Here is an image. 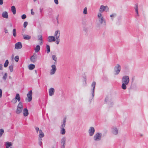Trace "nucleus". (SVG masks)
<instances>
[{
    "label": "nucleus",
    "mask_w": 148,
    "mask_h": 148,
    "mask_svg": "<svg viewBox=\"0 0 148 148\" xmlns=\"http://www.w3.org/2000/svg\"><path fill=\"white\" fill-rule=\"evenodd\" d=\"M130 82V78L128 75H124L122 78V84L121 88L125 90L127 88V85L129 84Z\"/></svg>",
    "instance_id": "1"
},
{
    "label": "nucleus",
    "mask_w": 148,
    "mask_h": 148,
    "mask_svg": "<svg viewBox=\"0 0 148 148\" xmlns=\"http://www.w3.org/2000/svg\"><path fill=\"white\" fill-rule=\"evenodd\" d=\"M97 18L98 20L101 24H103L104 25H106V21L104 18L103 15L100 13H98L97 14Z\"/></svg>",
    "instance_id": "2"
},
{
    "label": "nucleus",
    "mask_w": 148,
    "mask_h": 148,
    "mask_svg": "<svg viewBox=\"0 0 148 148\" xmlns=\"http://www.w3.org/2000/svg\"><path fill=\"white\" fill-rule=\"evenodd\" d=\"M102 137V134L99 132H97L94 136L93 139L95 142H99L101 140Z\"/></svg>",
    "instance_id": "3"
},
{
    "label": "nucleus",
    "mask_w": 148,
    "mask_h": 148,
    "mask_svg": "<svg viewBox=\"0 0 148 148\" xmlns=\"http://www.w3.org/2000/svg\"><path fill=\"white\" fill-rule=\"evenodd\" d=\"M23 110V103L21 102H20L17 106V109L16 111V114H19L21 113L22 112Z\"/></svg>",
    "instance_id": "4"
},
{
    "label": "nucleus",
    "mask_w": 148,
    "mask_h": 148,
    "mask_svg": "<svg viewBox=\"0 0 148 148\" xmlns=\"http://www.w3.org/2000/svg\"><path fill=\"white\" fill-rule=\"evenodd\" d=\"M60 33L59 30H57L55 32L54 36L56 39V43L58 45L60 42Z\"/></svg>",
    "instance_id": "5"
},
{
    "label": "nucleus",
    "mask_w": 148,
    "mask_h": 148,
    "mask_svg": "<svg viewBox=\"0 0 148 148\" xmlns=\"http://www.w3.org/2000/svg\"><path fill=\"white\" fill-rule=\"evenodd\" d=\"M32 90L29 91L27 94V97L25 98V100L27 102L31 101L32 99Z\"/></svg>",
    "instance_id": "6"
},
{
    "label": "nucleus",
    "mask_w": 148,
    "mask_h": 148,
    "mask_svg": "<svg viewBox=\"0 0 148 148\" xmlns=\"http://www.w3.org/2000/svg\"><path fill=\"white\" fill-rule=\"evenodd\" d=\"M109 8L107 6H104L103 5H101L99 9V13H101L104 11L108 12L109 11Z\"/></svg>",
    "instance_id": "7"
},
{
    "label": "nucleus",
    "mask_w": 148,
    "mask_h": 148,
    "mask_svg": "<svg viewBox=\"0 0 148 148\" xmlns=\"http://www.w3.org/2000/svg\"><path fill=\"white\" fill-rule=\"evenodd\" d=\"M120 71V66L119 64H117L114 68V73L115 75L119 74Z\"/></svg>",
    "instance_id": "8"
},
{
    "label": "nucleus",
    "mask_w": 148,
    "mask_h": 148,
    "mask_svg": "<svg viewBox=\"0 0 148 148\" xmlns=\"http://www.w3.org/2000/svg\"><path fill=\"white\" fill-rule=\"evenodd\" d=\"M66 138L65 137H62L60 140L61 148H65Z\"/></svg>",
    "instance_id": "9"
},
{
    "label": "nucleus",
    "mask_w": 148,
    "mask_h": 148,
    "mask_svg": "<svg viewBox=\"0 0 148 148\" xmlns=\"http://www.w3.org/2000/svg\"><path fill=\"white\" fill-rule=\"evenodd\" d=\"M96 83L95 82H93L92 83L91 86L92 89L91 90L90 93L92 94V97H93L95 95V87Z\"/></svg>",
    "instance_id": "10"
},
{
    "label": "nucleus",
    "mask_w": 148,
    "mask_h": 148,
    "mask_svg": "<svg viewBox=\"0 0 148 148\" xmlns=\"http://www.w3.org/2000/svg\"><path fill=\"white\" fill-rule=\"evenodd\" d=\"M88 132L89 136H92L95 132V128L92 127H90L88 130Z\"/></svg>",
    "instance_id": "11"
},
{
    "label": "nucleus",
    "mask_w": 148,
    "mask_h": 148,
    "mask_svg": "<svg viewBox=\"0 0 148 148\" xmlns=\"http://www.w3.org/2000/svg\"><path fill=\"white\" fill-rule=\"evenodd\" d=\"M51 69L50 70V74L53 75L55 74L57 70L56 66L55 65H52L51 66Z\"/></svg>",
    "instance_id": "12"
},
{
    "label": "nucleus",
    "mask_w": 148,
    "mask_h": 148,
    "mask_svg": "<svg viewBox=\"0 0 148 148\" xmlns=\"http://www.w3.org/2000/svg\"><path fill=\"white\" fill-rule=\"evenodd\" d=\"M37 56L36 54L34 53L33 56H31L30 58V60L31 62L34 63L37 60Z\"/></svg>",
    "instance_id": "13"
},
{
    "label": "nucleus",
    "mask_w": 148,
    "mask_h": 148,
    "mask_svg": "<svg viewBox=\"0 0 148 148\" xmlns=\"http://www.w3.org/2000/svg\"><path fill=\"white\" fill-rule=\"evenodd\" d=\"M112 133L115 135H116L118 133V128L116 127H114L112 128Z\"/></svg>",
    "instance_id": "14"
},
{
    "label": "nucleus",
    "mask_w": 148,
    "mask_h": 148,
    "mask_svg": "<svg viewBox=\"0 0 148 148\" xmlns=\"http://www.w3.org/2000/svg\"><path fill=\"white\" fill-rule=\"evenodd\" d=\"M48 41L49 42H51L56 41V39L55 36H50L48 37Z\"/></svg>",
    "instance_id": "15"
},
{
    "label": "nucleus",
    "mask_w": 148,
    "mask_h": 148,
    "mask_svg": "<svg viewBox=\"0 0 148 148\" xmlns=\"http://www.w3.org/2000/svg\"><path fill=\"white\" fill-rule=\"evenodd\" d=\"M22 47V45L21 42H18L16 43L15 48L16 49H20Z\"/></svg>",
    "instance_id": "16"
},
{
    "label": "nucleus",
    "mask_w": 148,
    "mask_h": 148,
    "mask_svg": "<svg viewBox=\"0 0 148 148\" xmlns=\"http://www.w3.org/2000/svg\"><path fill=\"white\" fill-rule=\"evenodd\" d=\"M23 113L24 116H27L29 114L28 110L26 108H25L23 110Z\"/></svg>",
    "instance_id": "17"
},
{
    "label": "nucleus",
    "mask_w": 148,
    "mask_h": 148,
    "mask_svg": "<svg viewBox=\"0 0 148 148\" xmlns=\"http://www.w3.org/2000/svg\"><path fill=\"white\" fill-rule=\"evenodd\" d=\"M55 92L54 89L51 88L49 90V95L50 96H52L54 95Z\"/></svg>",
    "instance_id": "18"
},
{
    "label": "nucleus",
    "mask_w": 148,
    "mask_h": 148,
    "mask_svg": "<svg viewBox=\"0 0 148 148\" xmlns=\"http://www.w3.org/2000/svg\"><path fill=\"white\" fill-rule=\"evenodd\" d=\"M44 136V134L41 130H40L39 132V134L38 135L39 139H40V140H42V138Z\"/></svg>",
    "instance_id": "19"
},
{
    "label": "nucleus",
    "mask_w": 148,
    "mask_h": 148,
    "mask_svg": "<svg viewBox=\"0 0 148 148\" xmlns=\"http://www.w3.org/2000/svg\"><path fill=\"white\" fill-rule=\"evenodd\" d=\"M42 36L41 35H39L38 36V40L39 42V44L41 45L42 44Z\"/></svg>",
    "instance_id": "20"
},
{
    "label": "nucleus",
    "mask_w": 148,
    "mask_h": 148,
    "mask_svg": "<svg viewBox=\"0 0 148 148\" xmlns=\"http://www.w3.org/2000/svg\"><path fill=\"white\" fill-rule=\"evenodd\" d=\"M66 125V119H64L63 120V122L62 123L60 126V128H64L65 127Z\"/></svg>",
    "instance_id": "21"
},
{
    "label": "nucleus",
    "mask_w": 148,
    "mask_h": 148,
    "mask_svg": "<svg viewBox=\"0 0 148 148\" xmlns=\"http://www.w3.org/2000/svg\"><path fill=\"white\" fill-rule=\"evenodd\" d=\"M2 17L6 18H8V13L7 12L5 11L3 12L2 14Z\"/></svg>",
    "instance_id": "22"
},
{
    "label": "nucleus",
    "mask_w": 148,
    "mask_h": 148,
    "mask_svg": "<svg viewBox=\"0 0 148 148\" xmlns=\"http://www.w3.org/2000/svg\"><path fill=\"white\" fill-rule=\"evenodd\" d=\"M23 38L25 40H28L31 38V36L27 34H23Z\"/></svg>",
    "instance_id": "23"
},
{
    "label": "nucleus",
    "mask_w": 148,
    "mask_h": 148,
    "mask_svg": "<svg viewBox=\"0 0 148 148\" xmlns=\"http://www.w3.org/2000/svg\"><path fill=\"white\" fill-rule=\"evenodd\" d=\"M12 145V143L11 142H6L5 143V145L6 148H9Z\"/></svg>",
    "instance_id": "24"
},
{
    "label": "nucleus",
    "mask_w": 148,
    "mask_h": 148,
    "mask_svg": "<svg viewBox=\"0 0 148 148\" xmlns=\"http://www.w3.org/2000/svg\"><path fill=\"white\" fill-rule=\"evenodd\" d=\"M15 99L17 100L19 102L21 100V98L20 97V95L19 94L17 93L16 95V96Z\"/></svg>",
    "instance_id": "25"
},
{
    "label": "nucleus",
    "mask_w": 148,
    "mask_h": 148,
    "mask_svg": "<svg viewBox=\"0 0 148 148\" xmlns=\"http://www.w3.org/2000/svg\"><path fill=\"white\" fill-rule=\"evenodd\" d=\"M11 10L14 14H15L16 13V8L14 6H12L11 7Z\"/></svg>",
    "instance_id": "26"
},
{
    "label": "nucleus",
    "mask_w": 148,
    "mask_h": 148,
    "mask_svg": "<svg viewBox=\"0 0 148 148\" xmlns=\"http://www.w3.org/2000/svg\"><path fill=\"white\" fill-rule=\"evenodd\" d=\"M66 133L65 129L64 128H60V133L62 135H64Z\"/></svg>",
    "instance_id": "27"
},
{
    "label": "nucleus",
    "mask_w": 148,
    "mask_h": 148,
    "mask_svg": "<svg viewBox=\"0 0 148 148\" xmlns=\"http://www.w3.org/2000/svg\"><path fill=\"white\" fill-rule=\"evenodd\" d=\"M35 67V66L33 64H30L28 66V68L29 70H32Z\"/></svg>",
    "instance_id": "28"
},
{
    "label": "nucleus",
    "mask_w": 148,
    "mask_h": 148,
    "mask_svg": "<svg viewBox=\"0 0 148 148\" xmlns=\"http://www.w3.org/2000/svg\"><path fill=\"white\" fill-rule=\"evenodd\" d=\"M134 9H135V12L137 14V15H138V4L135 5Z\"/></svg>",
    "instance_id": "29"
},
{
    "label": "nucleus",
    "mask_w": 148,
    "mask_h": 148,
    "mask_svg": "<svg viewBox=\"0 0 148 148\" xmlns=\"http://www.w3.org/2000/svg\"><path fill=\"white\" fill-rule=\"evenodd\" d=\"M40 50V47L39 45H38L36 46L35 49V51L36 52H38Z\"/></svg>",
    "instance_id": "30"
},
{
    "label": "nucleus",
    "mask_w": 148,
    "mask_h": 148,
    "mask_svg": "<svg viewBox=\"0 0 148 148\" xmlns=\"http://www.w3.org/2000/svg\"><path fill=\"white\" fill-rule=\"evenodd\" d=\"M46 49H47V53H49V52H50V47L49 45H47Z\"/></svg>",
    "instance_id": "31"
},
{
    "label": "nucleus",
    "mask_w": 148,
    "mask_h": 148,
    "mask_svg": "<svg viewBox=\"0 0 148 148\" xmlns=\"http://www.w3.org/2000/svg\"><path fill=\"white\" fill-rule=\"evenodd\" d=\"M4 132V131L3 129H0V137H1Z\"/></svg>",
    "instance_id": "32"
},
{
    "label": "nucleus",
    "mask_w": 148,
    "mask_h": 148,
    "mask_svg": "<svg viewBox=\"0 0 148 148\" xmlns=\"http://www.w3.org/2000/svg\"><path fill=\"white\" fill-rule=\"evenodd\" d=\"M83 13L85 14H87V10L86 7H85L84 9Z\"/></svg>",
    "instance_id": "33"
},
{
    "label": "nucleus",
    "mask_w": 148,
    "mask_h": 148,
    "mask_svg": "<svg viewBox=\"0 0 148 148\" xmlns=\"http://www.w3.org/2000/svg\"><path fill=\"white\" fill-rule=\"evenodd\" d=\"M8 63L9 62L8 60H6L4 64V67H6L8 66Z\"/></svg>",
    "instance_id": "34"
},
{
    "label": "nucleus",
    "mask_w": 148,
    "mask_h": 148,
    "mask_svg": "<svg viewBox=\"0 0 148 148\" xmlns=\"http://www.w3.org/2000/svg\"><path fill=\"white\" fill-rule=\"evenodd\" d=\"M52 58L53 60H54L55 62L57 61V58L56 57V56L55 55H53L52 56Z\"/></svg>",
    "instance_id": "35"
},
{
    "label": "nucleus",
    "mask_w": 148,
    "mask_h": 148,
    "mask_svg": "<svg viewBox=\"0 0 148 148\" xmlns=\"http://www.w3.org/2000/svg\"><path fill=\"white\" fill-rule=\"evenodd\" d=\"M116 14L115 13L112 14L110 15V16L112 18V20H113V19L112 18L113 17H115V16H116Z\"/></svg>",
    "instance_id": "36"
},
{
    "label": "nucleus",
    "mask_w": 148,
    "mask_h": 148,
    "mask_svg": "<svg viewBox=\"0 0 148 148\" xmlns=\"http://www.w3.org/2000/svg\"><path fill=\"white\" fill-rule=\"evenodd\" d=\"M13 35L14 37H15L16 36V29H15L13 30Z\"/></svg>",
    "instance_id": "37"
},
{
    "label": "nucleus",
    "mask_w": 148,
    "mask_h": 148,
    "mask_svg": "<svg viewBox=\"0 0 148 148\" xmlns=\"http://www.w3.org/2000/svg\"><path fill=\"white\" fill-rule=\"evenodd\" d=\"M7 75L8 74L7 73H6L4 75L3 77V78L4 80H5L6 79L7 76Z\"/></svg>",
    "instance_id": "38"
},
{
    "label": "nucleus",
    "mask_w": 148,
    "mask_h": 148,
    "mask_svg": "<svg viewBox=\"0 0 148 148\" xmlns=\"http://www.w3.org/2000/svg\"><path fill=\"white\" fill-rule=\"evenodd\" d=\"M13 66L12 65L9 66V69L10 72H12L13 71Z\"/></svg>",
    "instance_id": "39"
},
{
    "label": "nucleus",
    "mask_w": 148,
    "mask_h": 148,
    "mask_svg": "<svg viewBox=\"0 0 148 148\" xmlns=\"http://www.w3.org/2000/svg\"><path fill=\"white\" fill-rule=\"evenodd\" d=\"M14 60L16 62H18L19 60V56H16L14 58Z\"/></svg>",
    "instance_id": "40"
},
{
    "label": "nucleus",
    "mask_w": 148,
    "mask_h": 148,
    "mask_svg": "<svg viewBox=\"0 0 148 148\" xmlns=\"http://www.w3.org/2000/svg\"><path fill=\"white\" fill-rule=\"evenodd\" d=\"M11 102L13 103H15L17 102V100L15 98H14L12 100Z\"/></svg>",
    "instance_id": "41"
},
{
    "label": "nucleus",
    "mask_w": 148,
    "mask_h": 148,
    "mask_svg": "<svg viewBox=\"0 0 148 148\" xmlns=\"http://www.w3.org/2000/svg\"><path fill=\"white\" fill-rule=\"evenodd\" d=\"M26 16L25 14H23L21 16V18L23 19H24L26 18Z\"/></svg>",
    "instance_id": "42"
},
{
    "label": "nucleus",
    "mask_w": 148,
    "mask_h": 148,
    "mask_svg": "<svg viewBox=\"0 0 148 148\" xmlns=\"http://www.w3.org/2000/svg\"><path fill=\"white\" fill-rule=\"evenodd\" d=\"M28 23L27 22H25L23 24V27H24L25 28L27 26V25Z\"/></svg>",
    "instance_id": "43"
},
{
    "label": "nucleus",
    "mask_w": 148,
    "mask_h": 148,
    "mask_svg": "<svg viewBox=\"0 0 148 148\" xmlns=\"http://www.w3.org/2000/svg\"><path fill=\"white\" fill-rule=\"evenodd\" d=\"M35 130L36 131L37 133H38V131H39V130H39V128L38 127H36L35 128Z\"/></svg>",
    "instance_id": "44"
},
{
    "label": "nucleus",
    "mask_w": 148,
    "mask_h": 148,
    "mask_svg": "<svg viewBox=\"0 0 148 148\" xmlns=\"http://www.w3.org/2000/svg\"><path fill=\"white\" fill-rule=\"evenodd\" d=\"M2 91L1 89H0V98H1L2 96Z\"/></svg>",
    "instance_id": "45"
},
{
    "label": "nucleus",
    "mask_w": 148,
    "mask_h": 148,
    "mask_svg": "<svg viewBox=\"0 0 148 148\" xmlns=\"http://www.w3.org/2000/svg\"><path fill=\"white\" fill-rule=\"evenodd\" d=\"M39 144L41 146L42 144V143L41 141V140H40V139H39Z\"/></svg>",
    "instance_id": "46"
},
{
    "label": "nucleus",
    "mask_w": 148,
    "mask_h": 148,
    "mask_svg": "<svg viewBox=\"0 0 148 148\" xmlns=\"http://www.w3.org/2000/svg\"><path fill=\"white\" fill-rule=\"evenodd\" d=\"M54 1L55 4L57 5L58 4V0H54Z\"/></svg>",
    "instance_id": "47"
},
{
    "label": "nucleus",
    "mask_w": 148,
    "mask_h": 148,
    "mask_svg": "<svg viewBox=\"0 0 148 148\" xmlns=\"http://www.w3.org/2000/svg\"><path fill=\"white\" fill-rule=\"evenodd\" d=\"M31 14L32 15H34V12L33 11V9H32L31 10Z\"/></svg>",
    "instance_id": "48"
},
{
    "label": "nucleus",
    "mask_w": 148,
    "mask_h": 148,
    "mask_svg": "<svg viewBox=\"0 0 148 148\" xmlns=\"http://www.w3.org/2000/svg\"><path fill=\"white\" fill-rule=\"evenodd\" d=\"M3 68V65L2 64H0V70H2Z\"/></svg>",
    "instance_id": "49"
},
{
    "label": "nucleus",
    "mask_w": 148,
    "mask_h": 148,
    "mask_svg": "<svg viewBox=\"0 0 148 148\" xmlns=\"http://www.w3.org/2000/svg\"><path fill=\"white\" fill-rule=\"evenodd\" d=\"M3 4V0H0V4L1 5H2Z\"/></svg>",
    "instance_id": "50"
},
{
    "label": "nucleus",
    "mask_w": 148,
    "mask_h": 148,
    "mask_svg": "<svg viewBox=\"0 0 148 148\" xmlns=\"http://www.w3.org/2000/svg\"><path fill=\"white\" fill-rule=\"evenodd\" d=\"M5 32L6 33H8V31L7 30H5Z\"/></svg>",
    "instance_id": "51"
},
{
    "label": "nucleus",
    "mask_w": 148,
    "mask_h": 148,
    "mask_svg": "<svg viewBox=\"0 0 148 148\" xmlns=\"http://www.w3.org/2000/svg\"><path fill=\"white\" fill-rule=\"evenodd\" d=\"M132 86H130V87H129V88H128V89H129V90H130V89H132Z\"/></svg>",
    "instance_id": "52"
},
{
    "label": "nucleus",
    "mask_w": 148,
    "mask_h": 148,
    "mask_svg": "<svg viewBox=\"0 0 148 148\" xmlns=\"http://www.w3.org/2000/svg\"><path fill=\"white\" fill-rule=\"evenodd\" d=\"M133 81H134V79H133V78H132V83L133 82Z\"/></svg>",
    "instance_id": "53"
},
{
    "label": "nucleus",
    "mask_w": 148,
    "mask_h": 148,
    "mask_svg": "<svg viewBox=\"0 0 148 148\" xmlns=\"http://www.w3.org/2000/svg\"><path fill=\"white\" fill-rule=\"evenodd\" d=\"M9 79H12V77H11V76H9Z\"/></svg>",
    "instance_id": "54"
},
{
    "label": "nucleus",
    "mask_w": 148,
    "mask_h": 148,
    "mask_svg": "<svg viewBox=\"0 0 148 148\" xmlns=\"http://www.w3.org/2000/svg\"><path fill=\"white\" fill-rule=\"evenodd\" d=\"M35 72L36 73V74L37 73V71L36 70L35 71Z\"/></svg>",
    "instance_id": "55"
},
{
    "label": "nucleus",
    "mask_w": 148,
    "mask_h": 148,
    "mask_svg": "<svg viewBox=\"0 0 148 148\" xmlns=\"http://www.w3.org/2000/svg\"><path fill=\"white\" fill-rule=\"evenodd\" d=\"M85 81L86 84V79H85Z\"/></svg>",
    "instance_id": "56"
},
{
    "label": "nucleus",
    "mask_w": 148,
    "mask_h": 148,
    "mask_svg": "<svg viewBox=\"0 0 148 148\" xmlns=\"http://www.w3.org/2000/svg\"><path fill=\"white\" fill-rule=\"evenodd\" d=\"M36 0H33V1H34V2L36 1Z\"/></svg>",
    "instance_id": "57"
},
{
    "label": "nucleus",
    "mask_w": 148,
    "mask_h": 148,
    "mask_svg": "<svg viewBox=\"0 0 148 148\" xmlns=\"http://www.w3.org/2000/svg\"><path fill=\"white\" fill-rule=\"evenodd\" d=\"M52 148H54V147H53Z\"/></svg>",
    "instance_id": "58"
},
{
    "label": "nucleus",
    "mask_w": 148,
    "mask_h": 148,
    "mask_svg": "<svg viewBox=\"0 0 148 148\" xmlns=\"http://www.w3.org/2000/svg\"><path fill=\"white\" fill-rule=\"evenodd\" d=\"M13 56H13V55H12V57Z\"/></svg>",
    "instance_id": "59"
}]
</instances>
